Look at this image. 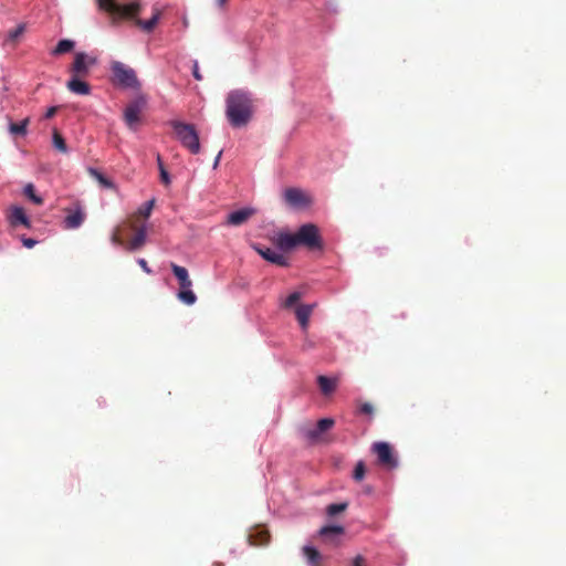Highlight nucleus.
<instances>
[{
  "label": "nucleus",
  "instance_id": "79ce46f5",
  "mask_svg": "<svg viewBox=\"0 0 566 566\" xmlns=\"http://www.w3.org/2000/svg\"><path fill=\"white\" fill-rule=\"evenodd\" d=\"M112 242L115 243V244H123V240L120 239V237L118 235L117 232H115L113 234Z\"/></svg>",
  "mask_w": 566,
  "mask_h": 566
},
{
  "label": "nucleus",
  "instance_id": "c756f323",
  "mask_svg": "<svg viewBox=\"0 0 566 566\" xmlns=\"http://www.w3.org/2000/svg\"><path fill=\"white\" fill-rule=\"evenodd\" d=\"M25 32V24L20 23L14 29L10 30L8 33V41L15 43L19 38Z\"/></svg>",
  "mask_w": 566,
  "mask_h": 566
},
{
  "label": "nucleus",
  "instance_id": "7c9ffc66",
  "mask_svg": "<svg viewBox=\"0 0 566 566\" xmlns=\"http://www.w3.org/2000/svg\"><path fill=\"white\" fill-rule=\"evenodd\" d=\"M156 200L153 198L148 201H146L137 211V214L140 217H144L145 219L149 218Z\"/></svg>",
  "mask_w": 566,
  "mask_h": 566
},
{
  "label": "nucleus",
  "instance_id": "423d86ee",
  "mask_svg": "<svg viewBox=\"0 0 566 566\" xmlns=\"http://www.w3.org/2000/svg\"><path fill=\"white\" fill-rule=\"evenodd\" d=\"M112 72L114 74L115 81L125 87L130 88H139L140 83L136 76V73L133 69L126 66L122 62H114L112 64Z\"/></svg>",
  "mask_w": 566,
  "mask_h": 566
},
{
  "label": "nucleus",
  "instance_id": "f257e3e1",
  "mask_svg": "<svg viewBox=\"0 0 566 566\" xmlns=\"http://www.w3.org/2000/svg\"><path fill=\"white\" fill-rule=\"evenodd\" d=\"M276 245L283 251H291L297 245H304L308 250H322L323 240L318 227L314 223H305L295 233H279Z\"/></svg>",
  "mask_w": 566,
  "mask_h": 566
},
{
  "label": "nucleus",
  "instance_id": "f704fd0d",
  "mask_svg": "<svg viewBox=\"0 0 566 566\" xmlns=\"http://www.w3.org/2000/svg\"><path fill=\"white\" fill-rule=\"evenodd\" d=\"M359 411L364 415H373L374 413V407L369 402H364L359 407Z\"/></svg>",
  "mask_w": 566,
  "mask_h": 566
},
{
  "label": "nucleus",
  "instance_id": "c85d7f7f",
  "mask_svg": "<svg viewBox=\"0 0 566 566\" xmlns=\"http://www.w3.org/2000/svg\"><path fill=\"white\" fill-rule=\"evenodd\" d=\"M345 530L343 526L339 525H327L321 528L319 534L322 536H329V535H342L344 534Z\"/></svg>",
  "mask_w": 566,
  "mask_h": 566
},
{
  "label": "nucleus",
  "instance_id": "f3484780",
  "mask_svg": "<svg viewBox=\"0 0 566 566\" xmlns=\"http://www.w3.org/2000/svg\"><path fill=\"white\" fill-rule=\"evenodd\" d=\"M81 78L82 77L72 76V78L66 83V87L72 93L78 95H88L91 92L90 85Z\"/></svg>",
  "mask_w": 566,
  "mask_h": 566
},
{
  "label": "nucleus",
  "instance_id": "bb28decb",
  "mask_svg": "<svg viewBox=\"0 0 566 566\" xmlns=\"http://www.w3.org/2000/svg\"><path fill=\"white\" fill-rule=\"evenodd\" d=\"M52 142H53L54 148H56L59 151H61L63 154L67 153V146H66L65 139L59 133L57 129H53Z\"/></svg>",
  "mask_w": 566,
  "mask_h": 566
},
{
  "label": "nucleus",
  "instance_id": "1a4fd4ad",
  "mask_svg": "<svg viewBox=\"0 0 566 566\" xmlns=\"http://www.w3.org/2000/svg\"><path fill=\"white\" fill-rule=\"evenodd\" d=\"M334 423L335 421L332 418H323L318 420L315 427L303 429V436L307 441L312 443L317 442L321 436L329 430Z\"/></svg>",
  "mask_w": 566,
  "mask_h": 566
},
{
  "label": "nucleus",
  "instance_id": "20e7f679",
  "mask_svg": "<svg viewBox=\"0 0 566 566\" xmlns=\"http://www.w3.org/2000/svg\"><path fill=\"white\" fill-rule=\"evenodd\" d=\"M170 125L178 140L185 148H187L191 154H198L200 151L199 135L192 124L172 120L170 122Z\"/></svg>",
  "mask_w": 566,
  "mask_h": 566
},
{
  "label": "nucleus",
  "instance_id": "37998d69",
  "mask_svg": "<svg viewBox=\"0 0 566 566\" xmlns=\"http://www.w3.org/2000/svg\"><path fill=\"white\" fill-rule=\"evenodd\" d=\"M157 164H158L159 171L161 170V168H165L160 155H157Z\"/></svg>",
  "mask_w": 566,
  "mask_h": 566
},
{
  "label": "nucleus",
  "instance_id": "9d476101",
  "mask_svg": "<svg viewBox=\"0 0 566 566\" xmlns=\"http://www.w3.org/2000/svg\"><path fill=\"white\" fill-rule=\"evenodd\" d=\"M252 248L266 261L279 265V266H287L289 260L283 254L272 250L268 247H262L258 243L252 244Z\"/></svg>",
  "mask_w": 566,
  "mask_h": 566
},
{
  "label": "nucleus",
  "instance_id": "b1692460",
  "mask_svg": "<svg viewBox=\"0 0 566 566\" xmlns=\"http://www.w3.org/2000/svg\"><path fill=\"white\" fill-rule=\"evenodd\" d=\"M29 123H30L29 117L24 118L23 120H21L19 123H10L9 132L12 135L24 136V135H27V127H28Z\"/></svg>",
  "mask_w": 566,
  "mask_h": 566
},
{
  "label": "nucleus",
  "instance_id": "2eb2a0df",
  "mask_svg": "<svg viewBox=\"0 0 566 566\" xmlns=\"http://www.w3.org/2000/svg\"><path fill=\"white\" fill-rule=\"evenodd\" d=\"M248 542L251 546H264L270 542V533L264 528H254L249 533Z\"/></svg>",
  "mask_w": 566,
  "mask_h": 566
},
{
  "label": "nucleus",
  "instance_id": "9b49d317",
  "mask_svg": "<svg viewBox=\"0 0 566 566\" xmlns=\"http://www.w3.org/2000/svg\"><path fill=\"white\" fill-rule=\"evenodd\" d=\"M144 103L145 102L143 99H138L130 103L125 108L124 118L130 129H135V125L139 122V115Z\"/></svg>",
  "mask_w": 566,
  "mask_h": 566
},
{
  "label": "nucleus",
  "instance_id": "4c0bfd02",
  "mask_svg": "<svg viewBox=\"0 0 566 566\" xmlns=\"http://www.w3.org/2000/svg\"><path fill=\"white\" fill-rule=\"evenodd\" d=\"M192 75H193V77H195L197 81H201V80H202V75H201V73L199 72L198 62H196V61H195V63H193V67H192Z\"/></svg>",
  "mask_w": 566,
  "mask_h": 566
},
{
  "label": "nucleus",
  "instance_id": "2f4dec72",
  "mask_svg": "<svg viewBox=\"0 0 566 566\" xmlns=\"http://www.w3.org/2000/svg\"><path fill=\"white\" fill-rule=\"evenodd\" d=\"M348 506V503L344 502V503H333V504H329L327 507H326V513L329 515V516H334L338 513H342L344 512Z\"/></svg>",
  "mask_w": 566,
  "mask_h": 566
},
{
  "label": "nucleus",
  "instance_id": "393cba45",
  "mask_svg": "<svg viewBox=\"0 0 566 566\" xmlns=\"http://www.w3.org/2000/svg\"><path fill=\"white\" fill-rule=\"evenodd\" d=\"M74 45H75V43L72 40H69V39L61 40V41H59V43L52 51V54L61 55V54L71 52L74 49Z\"/></svg>",
  "mask_w": 566,
  "mask_h": 566
},
{
  "label": "nucleus",
  "instance_id": "ea45409f",
  "mask_svg": "<svg viewBox=\"0 0 566 566\" xmlns=\"http://www.w3.org/2000/svg\"><path fill=\"white\" fill-rule=\"evenodd\" d=\"M353 566H366L365 558L360 555H357L353 560Z\"/></svg>",
  "mask_w": 566,
  "mask_h": 566
},
{
  "label": "nucleus",
  "instance_id": "6e6552de",
  "mask_svg": "<svg viewBox=\"0 0 566 566\" xmlns=\"http://www.w3.org/2000/svg\"><path fill=\"white\" fill-rule=\"evenodd\" d=\"M283 198L294 209H304L312 205V198L300 188H286Z\"/></svg>",
  "mask_w": 566,
  "mask_h": 566
},
{
  "label": "nucleus",
  "instance_id": "e433bc0d",
  "mask_svg": "<svg viewBox=\"0 0 566 566\" xmlns=\"http://www.w3.org/2000/svg\"><path fill=\"white\" fill-rule=\"evenodd\" d=\"M22 243L25 248L32 249L36 244V240L32 238H22Z\"/></svg>",
  "mask_w": 566,
  "mask_h": 566
},
{
  "label": "nucleus",
  "instance_id": "72a5a7b5",
  "mask_svg": "<svg viewBox=\"0 0 566 566\" xmlns=\"http://www.w3.org/2000/svg\"><path fill=\"white\" fill-rule=\"evenodd\" d=\"M301 293L300 292H293L291 293L285 301L283 302L282 306L284 308H291L294 306L300 300H301Z\"/></svg>",
  "mask_w": 566,
  "mask_h": 566
},
{
  "label": "nucleus",
  "instance_id": "a18cd8bd",
  "mask_svg": "<svg viewBox=\"0 0 566 566\" xmlns=\"http://www.w3.org/2000/svg\"><path fill=\"white\" fill-rule=\"evenodd\" d=\"M227 2V0H218L219 6H223Z\"/></svg>",
  "mask_w": 566,
  "mask_h": 566
},
{
  "label": "nucleus",
  "instance_id": "39448f33",
  "mask_svg": "<svg viewBox=\"0 0 566 566\" xmlns=\"http://www.w3.org/2000/svg\"><path fill=\"white\" fill-rule=\"evenodd\" d=\"M371 452L377 455V463L386 470L398 468V458L388 442L379 441L371 446Z\"/></svg>",
  "mask_w": 566,
  "mask_h": 566
},
{
  "label": "nucleus",
  "instance_id": "cd10ccee",
  "mask_svg": "<svg viewBox=\"0 0 566 566\" xmlns=\"http://www.w3.org/2000/svg\"><path fill=\"white\" fill-rule=\"evenodd\" d=\"M23 193L28 197L33 203L40 206L43 203V199L35 193L34 186L32 184H28L24 187Z\"/></svg>",
  "mask_w": 566,
  "mask_h": 566
},
{
  "label": "nucleus",
  "instance_id": "a211bd4d",
  "mask_svg": "<svg viewBox=\"0 0 566 566\" xmlns=\"http://www.w3.org/2000/svg\"><path fill=\"white\" fill-rule=\"evenodd\" d=\"M85 219V213L81 208H77L74 211H71L65 218V227L67 229H76L78 228Z\"/></svg>",
  "mask_w": 566,
  "mask_h": 566
},
{
  "label": "nucleus",
  "instance_id": "a19ab883",
  "mask_svg": "<svg viewBox=\"0 0 566 566\" xmlns=\"http://www.w3.org/2000/svg\"><path fill=\"white\" fill-rule=\"evenodd\" d=\"M138 264L142 266V269L147 272V273H150V269L148 268V264L146 262V260L144 259H139L138 260Z\"/></svg>",
  "mask_w": 566,
  "mask_h": 566
},
{
  "label": "nucleus",
  "instance_id": "5701e85b",
  "mask_svg": "<svg viewBox=\"0 0 566 566\" xmlns=\"http://www.w3.org/2000/svg\"><path fill=\"white\" fill-rule=\"evenodd\" d=\"M88 174L91 177H93L94 179H96L98 181V184L103 187V188H107V189H115V185L114 182L108 179L107 177H105L102 172H99L97 169L95 168H92L90 167L87 169Z\"/></svg>",
  "mask_w": 566,
  "mask_h": 566
},
{
  "label": "nucleus",
  "instance_id": "412c9836",
  "mask_svg": "<svg viewBox=\"0 0 566 566\" xmlns=\"http://www.w3.org/2000/svg\"><path fill=\"white\" fill-rule=\"evenodd\" d=\"M317 384L323 395H331L337 386V380L326 376H318Z\"/></svg>",
  "mask_w": 566,
  "mask_h": 566
},
{
  "label": "nucleus",
  "instance_id": "4468645a",
  "mask_svg": "<svg viewBox=\"0 0 566 566\" xmlns=\"http://www.w3.org/2000/svg\"><path fill=\"white\" fill-rule=\"evenodd\" d=\"M130 228L136 231L134 238L127 243L126 248L130 251L140 249L146 242V228L136 227L134 222L130 223Z\"/></svg>",
  "mask_w": 566,
  "mask_h": 566
},
{
  "label": "nucleus",
  "instance_id": "4be33fe9",
  "mask_svg": "<svg viewBox=\"0 0 566 566\" xmlns=\"http://www.w3.org/2000/svg\"><path fill=\"white\" fill-rule=\"evenodd\" d=\"M160 12L156 10L149 20L136 19L135 24L146 32H151L159 21Z\"/></svg>",
  "mask_w": 566,
  "mask_h": 566
},
{
  "label": "nucleus",
  "instance_id": "473e14b6",
  "mask_svg": "<svg viewBox=\"0 0 566 566\" xmlns=\"http://www.w3.org/2000/svg\"><path fill=\"white\" fill-rule=\"evenodd\" d=\"M366 474V465L363 461H358L355 465L353 479L357 482L361 481Z\"/></svg>",
  "mask_w": 566,
  "mask_h": 566
},
{
  "label": "nucleus",
  "instance_id": "58836bf2",
  "mask_svg": "<svg viewBox=\"0 0 566 566\" xmlns=\"http://www.w3.org/2000/svg\"><path fill=\"white\" fill-rule=\"evenodd\" d=\"M57 109H59L57 106H52V107L48 108L46 113L44 114V118L45 119L52 118L56 114Z\"/></svg>",
  "mask_w": 566,
  "mask_h": 566
},
{
  "label": "nucleus",
  "instance_id": "c03bdc74",
  "mask_svg": "<svg viewBox=\"0 0 566 566\" xmlns=\"http://www.w3.org/2000/svg\"><path fill=\"white\" fill-rule=\"evenodd\" d=\"M220 157H221V151L218 154L217 158L214 159V167L218 166Z\"/></svg>",
  "mask_w": 566,
  "mask_h": 566
},
{
  "label": "nucleus",
  "instance_id": "c9c22d12",
  "mask_svg": "<svg viewBox=\"0 0 566 566\" xmlns=\"http://www.w3.org/2000/svg\"><path fill=\"white\" fill-rule=\"evenodd\" d=\"M160 181L165 186H168L170 184V176H169L168 171L166 170V168H161V170H160Z\"/></svg>",
  "mask_w": 566,
  "mask_h": 566
},
{
  "label": "nucleus",
  "instance_id": "dca6fc26",
  "mask_svg": "<svg viewBox=\"0 0 566 566\" xmlns=\"http://www.w3.org/2000/svg\"><path fill=\"white\" fill-rule=\"evenodd\" d=\"M174 275L177 277L179 282V290H187V287H191L192 281L189 277L188 270L184 266H180L176 263H171L170 265Z\"/></svg>",
  "mask_w": 566,
  "mask_h": 566
},
{
  "label": "nucleus",
  "instance_id": "7ed1b4c3",
  "mask_svg": "<svg viewBox=\"0 0 566 566\" xmlns=\"http://www.w3.org/2000/svg\"><path fill=\"white\" fill-rule=\"evenodd\" d=\"M96 3L101 11L109 15L112 25L118 24L122 19L136 18L142 10L140 3L134 0H96Z\"/></svg>",
  "mask_w": 566,
  "mask_h": 566
},
{
  "label": "nucleus",
  "instance_id": "ddd939ff",
  "mask_svg": "<svg viewBox=\"0 0 566 566\" xmlns=\"http://www.w3.org/2000/svg\"><path fill=\"white\" fill-rule=\"evenodd\" d=\"M8 220L12 227H17L19 224L24 226L25 228H31V221L28 218L25 211L21 207H12L8 214Z\"/></svg>",
  "mask_w": 566,
  "mask_h": 566
},
{
  "label": "nucleus",
  "instance_id": "a878e982",
  "mask_svg": "<svg viewBox=\"0 0 566 566\" xmlns=\"http://www.w3.org/2000/svg\"><path fill=\"white\" fill-rule=\"evenodd\" d=\"M177 297L186 305H192L197 301V296L191 291V287H187V290H179Z\"/></svg>",
  "mask_w": 566,
  "mask_h": 566
},
{
  "label": "nucleus",
  "instance_id": "6ab92c4d",
  "mask_svg": "<svg viewBox=\"0 0 566 566\" xmlns=\"http://www.w3.org/2000/svg\"><path fill=\"white\" fill-rule=\"evenodd\" d=\"M314 305H300L295 310L296 318L303 329L307 328Z\"/></svg>",
  "mask_w": 566,
  "mask_h": 566
},
{
  "label": "nucleus",
  "instance_id": "0eeeda50",
  "mask_svg": "<svg viewBox=\"0 0 566 566\" xmlns=\"http://www.w3.org/2000/svg\"><path fill=\"white\" fill-rule=\"evenodd\" d=\"M97 63L96 57L90 56L84 52H77L70 67L72 76L86 77L90 74V67Z\"/></svg>",
  "mask_w": 566,
  "mask_h": 566
},
{
  "label": "nucleus",
  "instance_id": "f8f14e48",
  "mask_svg": "<svg viewBox=\"0 0 566 566\" xmlns=\"http://www.w3.org/2000/svg\"><path fill=\"white\" fill-rule=\"evenodd\" d=\"M255 209L247 207L240 210L233 211L228 214L226 224L232 227H239L244 224L252 216L255 214Z\"/></svg>",
  "mask_w": 566,
  "mask_h": 566
},
{
  "label": "nucleus",
  "instance_id": "f03ea898",
  "mask_svg": "<svg viewBox=\"0 0 566 566\" xmlns=\"http://www.w3.org/2000/svg\"><path fill=\"white\" fill-rule=\"evenodd\" d=\"M253 102L251 95L242 90L231 91L226 98V116L232 127L240 128L251 120Z\"/></svg>",
  "mask_w": 566,
  "mask_h": 566
},
{
  "label": "nucleus",
  "instance_id": "aec40b11",
  "mask_svg": "<svg viewBox=\"0 0 566 566\" xmlns=\"http://www.w3.org/2000/svg\"><path fill=\"white\" fill-rule=\"evenodd\" d=\"M303 555L308 566H321L322 555L315 547L308 545L304 546Z\"/></svg>",
  "mask_w": 566,
  "mask_h": 566
}]
</instances>
